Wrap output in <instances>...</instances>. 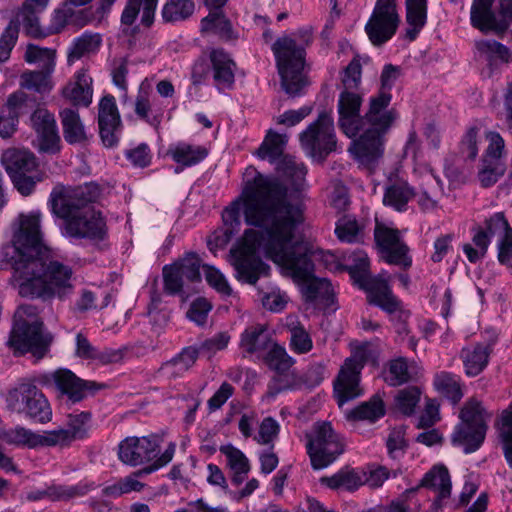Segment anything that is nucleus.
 I'll return each instance as SVG.
<instances>
[{"label":"nucleus","mask_w":512,"mask_h":512,"mask_svg":"<svg viewBox=\"0 0 512 512\" xmlns=\"http://www.w3.org/2000/svg\"><path fill=\"white\" fill-rule=\"evenodd\" d=\"M241 211L245 223L258 230L247 229L233 253L238 279L255 285L268 273L269 266L259 256L262 252L303 283L307 302L330 306L334 301L332 285L325 278L314 277L310 249L298 238L305 221L300 195L274 177L247 170L241 195L222 214L230 233L240 226Z\"/></svg>","instance_id":"f257e3e1"},{"label":"nucleus","mask_w":512,"mask_h":512,"mask_svg":"<svg viewBox=\"0 0 512 512\" xmlns=\"http://www.w3.org/2000/svg\"><path fill=\"white\" fill-rule=\"evenodd\" d=\"M3 260L13 268V277L23 297L61 300L75 288L72 268L51 258L42 243L40 213L21 214L13 224L11 242L2 248Z\"/></svg>","instance_id":"f03ea898"},{"label":"nucleus","mask_w":512,"mask_h":512,"mask_svg":"<svg viewBox=\"0 0 512 512\" xmlns=\"http://www.w3.org/2000/svg\"><path fill=\"white\" fill-rule=\"evenodd\" d=\"M362 96L358 91L343 90L338 98V125L341 131L354 140L349 149L362 163L370 165L383 154L384 135L397 118L393 109H388L390 96L382 93L370 98L369 109L361 116Z\"/></svg>","instance_id":"7ed1b4c3"},{"label":"nucleus","mask_w":512,"mask_h":512,"mask_svg":"<svg viewBox=\"0 0 512 512\" xmlns=\"http://www.w3.org/2000/svg\"><path fill=\"white\" fill-rule=\"evenodd\" d=\"M100 196L95 183L77 187L55 186L50 193L51 212L63 220L62 235L70 240L100 241L106 235L102 213L91 206Z\"/></svg>","instance_id":"20e7f679"},{"label":"nucleus","mask_w":512,"mask_h":512,"mask_svg":"<svg viewBox=\"0 0 512 512\" xmlns=\"http://www.w3.org/2000/svg\"><path fill=\"white\" fill-rule=\"evenodd\" d=\"M52 342L53 335L44 329L37 307L30 304L19 306L14 314V325L8 341L15 353L30 352L41 359L49 352Z\"/></svg>","instance_id":"39448f33"},{"label":"nucleus","mask_w":512,"mask_h":512,"mask_svg":"<svg viewBox=\"0 0 512 512\" xmlns=\"http://www.w3.org/2000/svg\"><path fill=\"white\" fill-rule=\"evenodd\" d=\"M275 56L281 85L285 92L299 96L307 81L303 73L305 63V48L298 45L290 36L279 37L271 47Z\"/></svg>","instance_id":"423d86ee"},{"label":"nucleus","mask_w":512,"mask_h":512,"mask_svg":"<svg viewBox=\"0 0 512 512\" xmlns=\"http://www.w3.org/2000/svg\"><path fill=\"white\" fill-rule=\"evenodd\" d=\"M460 417L462 422L454 429L452 443L462 447L466 454L473 453L484 442L490 415L480 402L471 400L461 410Z\"/></svg>","instance_id":"0eeeda50"},{"label":"nucleus","mask_w":512,"mask_h":512,"mask_svg":"<svg viewBox=\"0 0 512 512\" xmlns=\"http://www.w3.org/2000/svg\"><path fill=\"white\" fill-rule=\"evenodd\" d=\"M371 354L370 345L363 343L355 346L345 359L334 381V393L340 406L362 395L360 375Z\"/></svg>","instance_id":"6e6552de"},{"label":"nucleus","mask_w":512,"mask_h":512,"mask_svg":"<svg viewBox=\"0 0 512 512\" xmlns=\"http://www.w3.org/2000/svg\"><path fill=\"white\" fill-rule=\"evenodd\" d=\"M301 148L309 157L324 160L336 151L337 140L332 112L322 111L317 119L299 134Z\"/></svg>","instance_id":"1a4fd4ad"},{"label":"nucleus","mask_w":512,"mask_h":512,"mask_svg":"<svg viewBox=\"0 0 512 512\" xmlns=\"http://www.w3.org/2000/svg\"><path fill=\"white\" fill-rule=\"evenodd\" d=\"M116 0H66L53 13L51 25L55 31L67 25L83 27L95 17L101 19L106 15Z\"/></svg>","instance_id":"9d476101"},{"label":"nucleus","mask_w":512,"mask_h":512,"mask_svg":"<svg viewBox=\"0 0 512 512\" xmlns=\"http://www.w3.org/2000/svg\"><path fill=\"white\" fill-rule=\"evenodd\" d=\"M307 452L312 467L323 469L332 464L344 451L339 435L329 422H317L307 434Z\"/></svg>","instance_id":"9b49d317"},{"label":"nucleus","mask_w":512,"mask_h":512,"mask_svg":"<svg viewBox=\"0 0 512 512\" xmlns=\"http://www.w3.org/2000/svg\"><path fill=\"white\" fill-rule=\"evenodd\" d=\"M210 67L204 61L196 62L192 70V82L195 85L205 83L212 74L214 85L219 92L233 88L236 63L222 48L212 49L209 53Z\"/></svg>","instance_id":"f8f14e48"},{"label":"nucleus","mask_w":512,"mask_h":512,"mask_svg":"<svg viewBox=\"0 0 512 512\" xmlns=\"http://www.w3.org/2000/svg\"><path fill=\"white\" fill-rule=\"evenodd\" d=\"M473 0L470 21L474 28L482 32H504L512 24V0Z\"/></svg>","instance_id":"ddd939ff"},{"label":"nucleus","mask_w":512,"mask_h":512,"mask_svg":"<svg viewBox=\"0 0 512 512\" xmlns=\"http://www.w3.org/2000/svg\"><path fill=\"white\" fill-rule=\"evenodd\" d=\"M2 162L17 190L22 195H29L39 181L35 156L27 150H7Z\"/></svg>","instance_id":"4468645a"},{"label":"nucleus","mask_w":512,"mask_h":512,"mask_svg":"<svg viewBox=\"0 0 512 512\" xmlns=\"http://www.w3.org/2000/svg\"><path fill=\"white\" fill-rule=\"evenodd\" d=\"M374 239L386 263L399 266L405 270L411 267L410 249L398 229L376 222Z\"/></svg>","instance_id":"2eb2a0df"},{"label":"nucleus","mask_w":512,"mask_h":512,"mask_svg":"<svg viewBox=\"0 0 512 512\" xmlns=\"http://www.w3.org/2000/svg\"><path fill=\"white\" fill-rule=\"evenodd\" d=\"M159 453L158 438L154 435L126 437L118 445V457L129 466H139L156 460Z\"/></svg>","instance_id":"dca6fc26"},{"label":"nucleus","mask_w":512,"mask_h":512,"mask_svg":"<svg viewBox=\"0 0 512 512\" xmlns=\"http://www.w3.org/2000/svg\"><path fill=\"white\" fill-rule=\"evenodd\" d=\"M175 450V443H169L165 451L152 464L132 473L129 476L121 478L112 485L107 486L104 489L105 494L111 497H119L133 491H141L144 487V484L138 481L137 478L143 475L151 474L167 465L173 459Z\"/></svg>","instance_id":"f3484780"},{"label":"nucleus","mask_w":512,"mask_h":512,"mask_svg":"<svg viewBox=\"0 0 512 512\" xmlns=\"http://www.w3.org/2000/svg\"><path fill=\"white\" fill-rule=\"evenodd\" d=\"M400 23L397 9L375 6L365 25L369 40L376 46L389 41L396 33Z\"/></svg>","instance_id":"a211bd4d"},{"label":"nucleus","mask_w":512,"mask_h":512,"mask_svg":"<svg viewBox=\"0 0 512 512\" xmlns=\"http://www.w3.org/2000/svg\"><path fill=\"white\" fill-rule=\"evenodd\" d=\"M98 126L103 145L107 148L115 147L119 142L122 123L112 95H105L98 104Z\"/></svg>","instance_id":"6ab92c4d"},{"label":"nucleus","mask_w":512,"mask_h":512,"mask_svg":"<svg viewBox=\"0 0 512 512\" xmlns=\"http://www.w3.org/2000/svg\"><path fill=\"white\" fill-rule=\"evenodd\" d=\"M46 382L52 381L61 394L67 396L72 403L85 399L95 389V382L85 381L71 370L60 368L45 375Z\"/></svg>","instance_id":"aec40b11"},{"label":"nucleus","mask_w":512,"mask_h":512,"mask_svg":"<svg viewBox=\"0 0 512 512\" xmlns=\"http://www.w3.org/2000/svg\"><path fill=\"white\" fill-rule=\"evenodd\" d=\"M32 127L37 134L41 152L56 153L60 149V136L55 117L47 109L38 108L31 115Z\"/></svg>","instance_id":"412c9836"},{"label":"nucleus","mask_w":512,"mask_h":512,"mask_svg":"<svg viewBox=\"0 0 512 512\" xmlns=\"http://www.w3.org/2000/svg\"><path fill=\"white\" fill-rule=\"evenodd\" d=\"M35 102L23 91L11 94L0 112V136L9 138L16 130L18 117L33 108Z\"/></svg>","instance_id":"4be33fe9"},{"label":"nucleus","mask_w":512,"mask_h":512,"mask_svg":"<svg viewBox=\"0 0 512 512\" xmlns=\"http://www.w3.org/2000/svg\"><path fill=\"white\" fill-rule=\"evenodd\" d=\"M474 46L476 56L486 64L490 76L502 65L512 62V51L494 39L477 40Z\"/></svg>","instance_id":"5701e85b"},{"label":"nucleus","mask_w":512,"mask_h":512,"mask_svg":"<svg viewBox=\"0 0 512 512\" xmlns=\"http://www.w3.org/2000/svg\"><path fill=\"white\" fill-rule=\"evenodd\" d=\"M94 488L93 483L81 481L75 485L52 484L44 489H36L27 493L29 501L48 499L50 501H69L86 495Z\"/></svg>","instance_id":"b1692460"},{"label":"nucleus","mask_w":512,"mask_h":512,"mask_svg":"<svg viewBox=\"0 0 512 512\" xmlns=\"http://www.w3.org/2000/svg\"><path fill=\"white\" fill-rule=\"evenodd\" d=\"M365 289L370 304L380 307L388 314H393L402 309V302L392 293L385 280L374 278L369 280Z\"/></svg>","instance_id":"393cba45"},{"label":"nucleus","mask_w":512,"mask_h":512,"mask_svg":"<svg viewBox=\"0 0 512 512\" xmlns=\"http://www.w3.org/2000/svg\"><path fill=\"white\" fill-rule=\"evenodd\" d=\"M371 223L365 218L344 215L336 222L335 234L344 243H363L371 230Z\"/></svg>","instance_id":"a878e982"},{"label":"nucleus","mask_w":512,"mask_h":512,"mask_svg":"<svg viewBox=\"0 0 512 512\" xmlns=\"http://www.w3.org/2000/svg\"><path fill=\"white\" fill-rule=\"evenodd\" d=\"M415 196L414 188L405 179L389 178L384 188L383 204L398 212H404L408 202Z\"/></svg>","instance_id":"bb28decb"},{"label":"nucleus","mask_w":512,"mask_h":512,"mask_svg":"<svg viewBox=\"0 0 512 512\" xmlns=\"http://www.w3.org/2000/svg\"><path fill=\"white\" fill-rule=\"evenodd\" d=\"M167 155L181 167H191L203 161L208 150L202 145L179 141L169 146Z\"/></svg>","instance_id":"cd10ccee"},{"label":"nucleus","mask_w":512,"mask_h":512,"mask_svg":"<svg viewBox=\"0 0 512 512\" xmlns=\"http://www.w3.org/2000/svg\"><path fill=\"white\" fill-rule=\"evenodd\" d=\"M273 343L266 325L263 324L250 326L241 334L240 347L248 354L267 352Z\"/></svg>","instance_id":"c85d7f7f"},{"label":"nucleus","mask_w":512,"mask_h":512,"mask_svg":"<svg viewBox=\"0 0 512 512\" xmlns=\"http://www.w3.org/2000/svg\"><path fill=\"white\" fill-rule=\"evenodd\" d=\"M491 351V345L483 343L463 348L460 357L466 374L470 377L479 375L487 366Z\"/></svg>","instance_id":"c756f323"},{"label":"nucleus","mask_w":512,"mask_h":512,"mask_svg":"<svg viewBox=\"0 0 512 512\" xmlns=\"http://www.w3.org/2000/svg\"><path fill=\"white\" fill-rule=\"evenodd\" d=\"M92 82V78L82 69L77 72L76 81L63 89V95L74 105L88 107L93 96Z\"/></svg>","instance_id":"7c9ffc66"},{"label":"nucleus","mask_w":512,"mask_h":512,"mask_svg":"<svg viewBox=\"0 0 512 512\" xmlns=\"http://www.w3.org/2000/svg\"><path fill=\"white\" fill-rule=\"evenodd\" d=\"M421 485L437 493L435 505H441L443 500L450 497L451 479L448 469L443 465H436L431 468L424 475Z\"/></svg>","instance_id":"2f4dec72"},{"label":"nucleus","mask_w":512,"mask_h":512,"mask_svg":"<svg viewBox=\"0 0 512 512\" xmlns=\"http://www.w3.org/2000/svg\"><path fill=\"white\" fill-rule=\"evenodd\" d=\"M158 0H127L121 15L124 25H132L141 15V23L150 26L153 23Z\"/></svg>","instance_id":"473e14b6"},{"label":"nucleus","mask_w":512,"mask_h":512,"mask_svg":"<svg viewBox=\"0 0 512 512\" xmlns=\"http://www.w3.org/2000/svg\"><path fill=\"white\" fill-rule=\"evenodd\" d=\"M284 326L289 332V348L298 355L307 354L313 349V340L304 325L294 315L285 319Z\"/></svg>","instance_id":"72a5a7b5"},{"label":"nucleus","mask_w":512,"mask_h":512,"mask_svg":"<svg viewBox=\"0 0 512 512\" xmlns=\"http://www.w3.org/2000/svg\"><path fill=\"white\" fill-rule=\"evenodd\" d=\"M63 137L69 144H79L87 140L85 126L77 110L65 108L60 111Z\"/></svg>","instance_id":"f704fd0d"},{"label":"nucleus","mask_w":512,"mask_h":512,"mask_svg":"<svg viewBox=\"0 0 512 512\" xmlns=\"http://www.w3.org/2000/svg\"><path fill=\"white\" fill-rule=\"evenodd\" d=\"M303 388L302 375L296 370H284L274 374L267 385V398L274 399L277 395L297 391Z\"/></svg>","instance_id":"c9c22d12"},{"label":"nucleus","mask_w":512,"mask_h":512,"mask_svg":"<svg viewBox=\"0 0 512 512\" xmlns=\"http://www.w3.org/2000/svg\"><path fill=\"white\" fill-rule=\"evenodd\" d=\"M198 351L194 347H185L171 360L162 364L160 372L170 379L182 377L196 362Z\"/></svg>","instance_id":"e433bc0d"},{"label":"nucleus","mask_w":512,"mask_h":512,"mask_svg":"<svg viewBox=\"0 0 512 512\" xmlns=\"http://www.w3.org/2000/svg\"><path fill=\"white\" fill-rule=\"evenodd\" d=\"M56 63L48 64V67H42L37 71H25L20 76V86L27 90L37 93H48L53 88L52 74Z\"/></svg>","instance_id":"4c0bfd02"},{"label":"nucleus","mask_w":512,"mask_h":512,"mask_svg":"<svg viewBox=\"0 0 512 512\" xmlns=\"http://www.w3.org/2000/svg\"><path fill=\"white\" fill-rule=\"evenodd\" d=\"M288 142L285 134H279L269 130L257 150V156L262 160H268L271 163H277L284 156V150Z\"/></svg>","instance_id":"58836bf2"},{"label":"nucleus","mask_w":512,"mask_h":512,"mask_svg":"<svg viewBox=\"0 0 512 512\" xmlns=\"http://www.w3.org/2000/svg\"><path fill=\"white\" fill-rule=\"evenodd\" d=\"M406 37L414 40L427 20V0H406Z\"/></svg>","instance_id":"ea45409f"},{"label":"nucleus","mask_w":512,"mask_h":512,"mask_svg":"<svg viewBox=\"0 0 512 512\" xmlns=\"http://www.w3.org/2000/svg\"><path fill=\"white\" fill-rule=\"evenodd\" d=\"M220 452L225 455L227 459V465L233 472V484H241L250 471L248 458L241 450L233 447L232 445L221 446Z\"/></svg>","instance_id":"a19ab883"},{"label":"nucleus","mask_w":512,"mask_h":512,"mask_svg":"<svg viewBox=\"0 0 512 512\" xmlns=\"http://www.w3.org/2000/svg\"><path fill=\"white\" fill-rule=\"evenodd\" d=\"M35 422L47 423L52 419V409L44 394L35 386V394L31 393L22 411Z\"/></svg>","instance_id":"79ce46f5"},{"label":"nucleus","mask_w":512,"mask_h":512,"mask_svg":"<svg viewBox=\"0 0 512 512\" xmlns=\"http://www.w3.org/2000/svg\"><path fill=\"white\" fill-rule=\"evenodd\" d=\"M0 439L17 448H38L39 433L23 426H15L0 432Z\"/></svg>","instance_id":"37998d69"},{"label":"nucleus","mask_w":512,"mask_h":512,"mask_svg":"<svg viewBox=\"0 0 512 512\" xmlns=\"http://www.w3.org/2000/svg\"><path fill=\"white\" fill-rule=\"evenodd\" d=\"M101 45V38L98 34L84 33L75 38L68 48L67 62L72 65L91 53H95Z\"/></svg>","instance_id":"c03bdc74"},{"label":"nucleus","mask_w":512,"mask_h":512,"mask_svg":"<svg viewBox=\"0 0 512 512\" xmlns=\"http://www.w3.org/2000/svg\"><path fill=\"white\" fill-rule=\"evenodd\" d=\"M202 31L212 32L224 41H234L238 38L230 20L224 13H209L201 21Z\"/></svg>","instance_id":"a18cd8bd"},{"label":"nucleus","mask_w":512,"mask_h":512,"mask_svg":"<svg viewBox=\"0 0 512 512\" xmlns=\"http://www.w3.org/2000/svg\"><path fill=\"white\" fill-rule=\"evenodd\" d=\"M385 415V406L380 396L374 395L369 401L348 412L347 418L351 421H367L374 423Z\"/></svg>","instance_id":"49530a36"},{"label":"nucleus","mask_w":512,"mask_h":512,"mask_svg":"<svg viewBox=\"0 0 512 512\" xmlns=\"http://www.w3.org/2000/svg\"><path fill=\"white\" fill-rule=\"evenodd\" d=\"M195 11L193 0H166L161 16L165 23H179L189 19Z\"/></svg>","instance_id":"de8ad7c7"},{"label":"nucleus","mask_w":512,"mask_h":512,"mask_svg":"<svg viewBox=\"0 0 512 512\" xmlns=\"http://www.w3.org/2000/svg\"><path fill=\"white\" fill-rule=\"evenodd\" d=\"M434 387L452 404H457L463 397L460 377L453 373L446 371L437 373L434 377Z\"/></svg>","instance_id":"09e8293b"},{"label":"nucleus","mask_w":512,"mask_h":512,"mask_svg":"<svg viewBox=\"0 0 512 512\" xmlns=\"http://www.w3.org/2000/svg\"><path fill=\"white\" fill-rule=\"evenodd\" d=\"M321 483L333 490L355 491L363 481L355 470L344 468L330 477H323Z\"/></svg>","instance_id":"8fccbe9b"},{"label":"nucleus","mask_w":512,"mask_h":512,"mask_svg":"<svg viewBox=\"0 0 512 512\" xmlns=\"http://www.w3.org/2000/svg\"><path fill=\"white\" fill-rule=\"evenodd\" d=\"M472 243L463 244L462 249L471 263H477L485 257L491 243V237L483 228H474Z\"/></svg>","instance_id":"3c124183"},{"label":"nucleus","mask_w":512,"mask_h":512,"mask_svg":"<svg viewBox=\"0 0 512 512\" xmlns=\"http://www.w3.org/2000/svg\"><path fill=\"white\" fill-rule=\"evenodd\" d=\"M264 362L272 371L277 373L291 369L296 360L288 354L284 346L273 343L264 356Z\"/></svg>","instance_id":"603ef678"},{"label":"nucleus","mask_w":512,"mask_h":512,"mask_svg":"<svg viewBox=\"0 0 512 512\" xmlns=\"http://www.w3.org/2000/svg\"><path fill=\"white\" fill-rule=\"evenodd\" d=\"M31 393L35 394V385L30 381H21L11 389L6 395L7 407L14 412L22 413L25 403Z\"/></svg>","instance_id":"864d4df0"},{"label":"nucleus","mask_w":512,"mask_h":512,"mask_svg":"<svg viewBox=\"0 0 512 512\" xmlns=\"http://www.w3.org/2000/svg\"><path fill=\"white\" fill-rule=\"evenodd\" d=\"M414 369L415 367L409 364L406 358L394 359L389 364L386 381L391 386L402 385L412 379Z\"/></svg>","instance_id":"5fc2aeb1"},{"label":"nucleus","mask_w":512,"mask_h":512,"mask_svg":"<svg viewBox=\"0 0 512 512\" xmlns=\"http://www.w3.org/2000/svg\"><path fill=\"white\" fill-rule=\"evenodd\" d=\"M91 427V413L82 411L69 414L67 417L66 431L69 432L73 441L85 439Z\"/></svg>","instance_id":"6e6d98bb"},{"label":"nucleus","mask_w":512,"mask_h":512,"mask_svg":"<svg viewBox=\"0 0 512 512\" xmlns=\"http://www.w3.org/2000/svg\"><path fill=\"white\" fill-rule=\"evenodd\" d=\"M155 107V101L151 102L147 93L140 92L137 95L135 113L151 125H158L163 114L161 109H156Z\"/></svg>","instance_id":"4d7b16f0"},{"label":"nucleus","mask_w":512,"mask_h":512,"mask_svg":"<svg viewBox=\"0 0 512 512\" xmlns=\"http://www.w3.org/2000/svg\"><path fill=\"white\" fill-rule=\"evenodd\" d=\"M498 431L503 443L505 458L509 466L512 467V402L509 408L502 412Z\"/></svg>","instance_id":"13d9d810"},{"label":"nucleus","mask_w":512,"mask_h":512,"mask_svg":"<svg viewBox=\"0 0 512 512\" xmlns=\"http://www.w3.org/2000/svg\"><path fill=\"white\" fill-rule=\"evenodd\" d=\"M174 264L183 273L185 279L191 282L200 281V268H203V265L201 258L196 253H187L183 258H181Z\"/></svg>","instance_id":"bf43d9fd"},{"label":"nucleus","mask_w":512,"mask_h":512,"mask_svg":"<svg viewBox=\"0 0 512 512\" xmlns=\"http://www.w3.org/2000/svg\"><path fill=\"white\" fill-rule=\"evenodd\" d=\"M420 390L415 386H410L398 391L395 398L397 409L404 415H412L420 400Z\"/></svg>","instance_id":"052dcab7"},{"label":"nucleus","mask_w":512,"mask_h":512,"mask_svg":"<svg viewBox=\"0 0 512 512\" xmlns=\"http://www.w3.org/2000/svg\"><path fill=\"white\" fill-rule=\"evenodd\" d=\"M37 13L40 11H35L27 8H21V10L16 15V21H12L14 24L18 26V24H22L26 33L32 37L40 38L46 36L45 33L42 32L39 20L37 17Z\"/></svg>","instance_id":"680f3d73"},{"label":"nucleus","mask_w":512,"mask_h":512,"mask_svg":"<svg viewBox=\"0 0 512 512\" xmlns=\"http://www.w3.org/2000/svg\"><path fill=\"white\" fill-rule=\"evenodd\" d=\"M38 442V447H68L74 441L65 428H59L39 433Z\"/></svg>","instance_id":"e2e57ef3"},{"label":"nucleus","mask_w":512,"mask_h":512,"mask_svg":"<svg viewBox=\"0 0 512 512\" xmlns=\"http://www.w3.org/2000/svg\"><path fill=\"white\" fill-rule=\"evenodd\" d=\"M484 230L487 231L488 235L492 238L497 236L498 239H502L509 235H512V228L509 225L503 212H496L488 219L485 220Z\"/></svg>","instance_id":"0e129e2a"},{"label":"nucleus","mask_w":512,"mask_h":512,"mask_svg":"<svg viewBox=\"0 0 512 512\" xmlns=\"http://www.w3.org/2000/svg\"><path fill=\"white\" fill-rule=\"evenodd\" d=\"M277 170L295 182L302 181L307 173L306 166L289 155L277 162Z\"/></svg>","instance_id":"69168bd1"},{"label":"nucleus","mask_w":512,"mask_h":512,"mask_svg":"<svg viewBox=\"0 0 512 512\" xmlns=\"http://www.w3.org/2000/svg\"><path fill=\"white\" fill-rule=\"evenodd\" d=\"M505 172L504 162H492L483 160L482 168L478 173V178L482 187L494 185Z\"/></svg>","instance_id":"338daca9"},{"label":"nucleus","mask_w":512,"mask_h":512,"mask_svg":"<svg viewBox=\"0 0 512 512\" xmlns=\"http://www.w3.org/2000/svg\"><path fill=\"white\" fill-rule=\"evenodd\" d=\"M163 278L167 293L174 295L182 292L185 276L175 264L164 266Z\"/></svg>","instance_id":"774afa93"}]
</instances>
